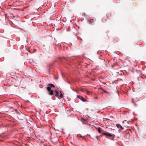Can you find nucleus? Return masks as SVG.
<instances>
[{
  "instance_id": "1",
  "label": "nucleus",
  "mask_w": 146,
  "mask_h": 146,
  "mask_svg": "<svg viewBox=\"0 0 146 146\" xmlns=\"http://www.w3.org/2000/svg\"><path fill=\"white\" fill-rule=\"evenodd\" d=\"M102 133H103V135L106 136H108V137H114L115 136V135L114 134H112L110 133L105 131L104 132H102Z\"/></svg>"
},
{
  "instance_id": "2",
  "label": "nucleus",
  "mask_w": 146,
  "mask_h": 146,
  "mask_svg": "<svg viewBox=\"0 0 146 146\" xmlns=\"http://www.w3.org/2000/svg\"><path fill=\"white\" fill-rule=\"evenodd\" d=\"M76 97L77 98L80 99L83 102H86L87 101V100L85 99L82 96L79 95H77Z\"/></svg>"
},
{
  "instance_id": "3",
  "label": "nucleus",
  "mask_w": 146,
  "mask_h": 146,
  "mask_svg": "<svg viewBox=\"0 0 146 146\" xmlns=\"http://www.w3.org/2000/svg\"><path fill=\"white\" fill-rule=\"evenodd\" d=\"M47 89L49 92V94L50 95H52L53 94V90L51 89L50 87H48L47 88Z\"/></svg>"
},
{
  "instance_id": "4",
  "label": "nucleus",
  "mask_w": 146,
  "mask_h": 146,
  "mask_svg": "<svg viewBox=\"0 0 146 146\" xmlns=\"http://www.w3.org/2000/svg\"><path fill=\"white\" fill-rule=\"evenodd\" d=\"M117 127L118 128L120 129L119 130V131H120L121 130L123 129L124 128L121 125L119 124H117L116 125Z\"/></svg>"
},
{
  "instance_id": "5",
  "label": "nucleus",
  "mask_w": 146,
  "mask_h": 146,
  "mask_svg": "<svg viewBox=\"0 0 146 146\" xmlns=\"http://www.w3.org/2000/svg\"><path fill=\"white\" fill-rule=\"evenodd\" d=\"M52 142L54 144L58 143V139L57 138H55L51 140Z\"/></svg>"
},
{
  "instance_id": "6",
  "label": "nucleus",
  "mask_w": 146,
  "mask_h": 146,
  "mask_svg": "<svg viewBox=\"0 0 146 146\" xmlns=\"http://www.w3.org/2000/svg\"><path fill=\"white\" fill-rule=\"evenodd\" d=\"M57 90H55L54 91V92H55V95L56 96L59 97V92L58 88H57Z\"/></svg>"
},
{
  "instance_id": "7",
  "label": "nucleus",
  "mask_w": 146,
  "mask_h": 146,
  "mask_svg": "<svg viewBox=\"0 0 146 146\" xmlns=\"http://www.w3.org/2000/svg\"><path fill=\"white\" fill-rule=\"evenodd\" d=\"M25 115L24 114V115H23L21 114H19L18 116V118L20 119H23L24 118Z\"/></svg>"
},
{
  "instance_id": "8",
  "label": "nucleus",
  "mask_w": 146,
  "mask_h": 146,
  "mask_svg": "<svg viewBox=\"0 0 146 146\" xmlns=\"http://www.w3.org/2000/svg\"><path fill=\"white\" fill-rule=\"evenodd\" d=\"M15 111V112L18 114L19 115V114H21L23 115H24V114L22 113L21 111H19L17 110V109H14Z\"/></svg>"
},
{
  "instance_id": "9",
  "label": "nucleus",
  "mask_w": 146,
  "mask_h": 146,
  "mask_svg": "<svg viewBox=\"0 0 146 146\" xmlns=\"http://www.w3.org/2000/svg\"><path fill=\"white\" fill-rule=\"evenodd\" d=\"M136 101L134 99V98H132L131 102L132 103H133L134 104L135 106H137V104H136Z\"/></svg>"
},
{
  "instance_id": "10",
  "label": "nucleus",
  "mask_w": 146,
  "mask_h": 146,
  "mask_svg": "<svg viewBox=\"0 0 146 146\" xmlns=\"http://www.w3.org/2000/svg\"><path fill=\"white\" fill-rule=\"evenodd\" d=\"M98 131L100 133H102V132H105L104 131L102 130V129L100 127H99L98 129Z\"/></svg>"
},
{
  "instance_id": "11",
  "label": "nucleus",
  "mask_w": 146,
  "mask_h": 146,
  "mask_svg": "<svg viewBox=\"0 0 146 146\" xmlns=\"http://www.w3.org/2000/svg\"><path fill=\"white\" fill-rule=\"evenodd\" d=\"M99 89H100L102 90L105 93H106L107 94H108V92L106 91V90H105L104 89L102 88H98Z\"/></svg>"
},
{
  "instance_id": "12",
  "label": "nucleus",
  "mask_w": 146,
  "mask_h": 146,
  "mask_svg": "<svg viewBox=\"0 0 146 146\" xmlns=\"http://www.w3.org/2000/svg\"><path fill=\"white\" fill-rule=\"evenodd\" d=\"M59 97L60 98H62L63 97V95L61 92H60L59 93Z\"/></svg>"
},
{
  "instance_id": "13",
  "label": "nucleus",
  "mask_w": 146,
  "mask_h": 146,
  "mask_svg": "<svg viewBox=\"0 0 146 146\" xmlns=\"http://www.w3.org/2000/svg\"><path fill=\"white\" fill-rule=\"evenodd\" d=\"M49 87H50L51 88V87H54L55 86L52 84H49Z\"/></svg>"
},
{
  "instance_id": "14",
  "label": "nucleus",
  "mask_w": 146,
  "mask_h": 146,
  "mask_svg": "<svg viewBox=\"0 0 146 146\" xmlns=\"http://www.w3.org/2000/svg\"><path fill=\"white\" fill-rule=\"evenodd\" d=\"M129 122L128 121H127L126 120H124L123 121L122 123H123L124 124V123H128Z\"/></svg>"
},
{
  "instance_id": "15",
  "label": "nucleus",
  "mask_w": 146,
  "mask_h": 146,
  "mask_svg": "<svg viewBox=\"0 0 146 146\" xmlns=\"http://www.w3.org/2000/svg\"><path fill=\"white\" fill-rule=\"evenodd\" d=\"M126 134L128 136H129H129H130V133H129V132H127L126 133Z\"/></svg>"
},
{
  "instance_id": "16",
  "label": "nucleus",
  "mask_w": 146,
  "mask_h": 146,
  "mask_svg": "<svg viewBox=\"0 0 146 146\" xmlns=\"http://www.w3.org/2000/svg\"><path fill=\"white\" fill-rule=\"evenodd\" d=\"M11 17H15V16H14L13 15V14H12L11 15Z\"/></svg>"
},
{
  "instance_id": "17",
  "label": "nucleus",
  "mask_w": 146,
  "mask_h": 146,
  "mask_svg": "<svg viewBox=\"0 0 146 146\" xmlns=\"http://www.w3.org/2000/svg\"><path fill=\"white\" fill-rule=\"evenodd\" d=\"M145 139V138H144L143 137H141V139L142 140H143V139Z\"/></svg>"
},
{
  "instance_id": "18",
  "label": "nucleus",
  "mask_w": 146,
  "mask_h": 146,
  "mask_svg": "<svg viewBox=\"0 0 146 146\" xmlns=\"http://www.w3.org/2000/svg\"><path fill=\"white\" fill-rule=\"evenodd\" d=\"M13 108H14V107L13 106H11L10 107V109H13Z\"/></svg>"
},
{
  "instance_id": "19",
  "label": "nucleus",
  "mask_w": 146,
  "mask_h": 146,
  "mask_svg": "<svg viewBox=\"0 0 146 146\" xmlns=\"http://www.w3.org/2000/svg\"><path fill=\"white\" fill-rule=\"evenodd\" d=\"M99 137L98 136V135H97L96 137V138L97 139V140H98V138Z\"/></svg>"
},
{
  "instance_id": "20",
  "label": "nucleus",
  "mask_w": 146,
  "mask_h": 146,
  "mask_svg": "<svg viewBox=\"0 0 146 146\" xmlns=\"http://www.w3.org/2000/svg\"><path fill=\"white\" fill-rule=\"evenodd\" d=\"M93 21V20L92 19H90V22H91Z\"/></svg>"
},
{
  "instance_id": "21",
  "label": "nucleus",
  "mask_w": 146,
  "mask_h": 146,
  "mask_svg": "<svg viewBox=\"0 0 146 146\" xmlns=\"http://www.w3.org/2000/svg\"><path fill=\"white\" fill-rule=\"evenodd\" d=\"M103 84H106V82H103Z\"/></svg>"
},
{
  "instance_id": "22",
  "label": "nucleus",
  "mask_w": 146,
  "mask_h": 146,
  "mask_svg": "<svg viewBox=\"0 0 146 146\" xmlns=\"http://www.w3.org/2000/svg\"><path fill=\"white\" fill-rule=\"evenodd\" d=\"M34 50L35 51H36V49H34Z\"/></svg>"
},
{
  "instance_id": "23",
  "label": "nucleus",
  "mask_w": 146,
  "mask_h": 146,
  "mask_svg": "<svg viewBox=\"0 0 146 146\" xmlns=\"http://www.w3.org/2000/svg\"><path fill=\"white\" fill-rule=\"evenodd\" d=\"M95 99H97V97H96L95 98Z\"/></svg>"
},
{
  "instance_id": "24",
  "label": "nucleus",
  "mask_w": 146,
  "mask_h": 146,
  "mask_svg": "<svg viewBox=\"0 0 146 146\" xmlns=\"http://www.w3.org/2000/svg\"><path fill=\"white\" fill-rule=\"evenodd\" d=\"M133 115H134V114H135V113H134V112L133 113Z\"/></svg>"
},
{
  "instance_id": "25",
  "label": "nucleus",
  "mask_w": 146,
  "mask_h": 146,
  "mask_svg": "<svg viewBox=\"0 0 146 146\" xmlns=\"http://www.w3.org/2000/svg\"><path fill=\"white\" fill-rule=\"evenodd\" d=\"M57 88H57L56 89V90H57Z\"/></svg>"
},
{
  "instance_id": "26",
  "label": "nucleus",
  "mask_w": 146,
  "mask_h": 146,
  "mask_svg": "<svg viewBox=\"0 0 146 146\" xmlns=\"http://www.w3.org/2000/svg\"><path fill=\"white\" fill-rule=\"evenodd\" d=\"M117 138H119V136H118V137H117Z\"/></svg>"
},
{
  "instance_id": "27",
  "label": "nucleus",
  "mask_w": 146,
  "mask_h": 146,
  "mask_svg": "<svg viewBox=\"0 0 146 146\" xmlns=\"http://www.w3.org/2000/svg\"><path fill=\"white\" fill-rule=\"evenodd\" d=\"M117 93L118 94H119V92H117Z\"/></svg>"
}]
</instances>
